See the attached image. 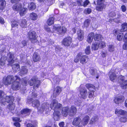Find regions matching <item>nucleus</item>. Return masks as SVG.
<instances>
[{
  "label": "nucleus",
  "instance_id": "1",
  "mask_svg": "<svg viewBox=\"0 0 127 127\" xmlns=\"http://www.w3.org/2000/svg\"><path fill=\"white\" fill-rule=\"evenodd\" d=\"M32 106L37 108L39 114H42L45 115H47L49 114V105L46 103H43L40 107V102L38 100H35L32 102Z\"/></svg>",
  "mask_w": 127,
  "mask_h": 127
},
{
  "label": "nucleus",
  "instance_id": "2",
  "mask_svg": "<svg viewBox=\"0 0 127 127\" xmlns=\"http://www.w3.org/2000/svg\"><path fill=\"white\" fill-rule=\"evenodd\" d=\"M62 106L61 104L58 103L57 100L55 99L53 100L50 105V107L54 110L53 118L55 121H58L59 119Z\"/></svg>",
  "mask_w": 127,
  "mask_h": 127
},
{
  "label": "nucleus",
  "instance_id": "3",
  "mask_svg": "<svg viewBox=\"0 0 127 127\" xmlns=\"http://www.w3.org/2000/svg\"><path fill=\"white\" fill-rule=\"evenodd\" d=\"M14 98L12 96H6L5 99L2 98L0 100V103L1 104L5 105L6 103H9L8 105V108L11 110H14L15 108L14 104L13 102L14 100Z\"/></svg>",
  "mask_w": 127,
  "mask_h": 127
},
{
  "label": "nucleus",
  "instance_id": "4",
  "mask_svg": "<svg viewBox=\"0 0 127 127\" xmlns=\"http://www.w3.org/2000/svg\"><path fill=\"white\" fill-rule=\"evenodd\" d=\"M13 54L10 52L7 55V57L3 56L1 59H0V67L4 66L5 64V60H7L8 62V65H11L14 63L13 60Z\"/></svg>",
  "mask_w": 127,
  "mask_h": 127
},
{
  "label": "nucleus",
  "instance_id": "5",
  "mask_svg": "<svg viewBox=\"0 0 127 127\" xmlns=\"http://www.w3.org/2000/svg\"><path fill=\"white\" fill-rule=\"evenodd\" d=\"M18 80H19V78L17 76H13L12 75H9L6 77H4L3 78V82L4 84L8 85L12 83H13L15 80L17 81Z\"/></svg>",
  "mask_w": 127,
  "mask_h": 127
},
{
  "label": "nucleus",
  "instance_id": "6",
  "mask_svg": "<svg viewBox=\"0 0 127 127\" xmlns=\"http://www.w3.org/2000/svg\"><path fill=\"white\" fill-rule=\"evenodd\" d=\"M13 8L15 11H17L19 10V14L21 16H22L25 14L27 10V8L23 7L21 4L19 3L14 5L13 7Z\"/></svg>",
  "mask_w": 127,
  "mask_h": 127
},
{
  "label": "nucleus",
  "instance_id": "7",
  "mask_svg": "<svg viewBox=\"0 0 127 127\" xmlns=\"http://www.w3.org/2000/svg\"><path fill=\"white\" fill-rule=\"evenodd\" d=\"M53 32H57L60 34H64L66 32V29L65 27H61L59 25H55L53 27Z\"/></svg>",
  "mask_w": 127,
  "mask_h": 127
},
{
  "label": "nucleus",
  "instance_id": "8",
  "mask_svg": "<svg viewBox=\"0 0 127 127\" xmlns=\"http://www.w3.org/2000/svg\"><path fill=\"white\" fill-rule=\"evenodd\" d=\"M119 72L118 69L114 67L112 68L109 73L110 79L112 81L114 82L117 79L116 74Z\"/></svg>",
  "mask_w": 127,
  "mask_h": 127
},
{
  "label": "nucleus",
  "instance_id": "9",
  "mask_svg": "<svg viewBox=\"0 0 127 127\" xmlns=\"http://www.w3.org/2000/svg\"><path fill=\"white\" fill-rule=\"evenodd\" d=\"M116 114L118 115H121L125 117H123L120 119V120L121 122H125L127 121V111L123 110H122L116 109L115 110Z\"/></svg>",
  "mask_w": 127,
  "mask_h": 127
},
{
  "label": "nucleus",
  "instance_id": "10",
  "mask_svg": "<svg viewBox=\"0 0 127 127\" xmlns=\"http://www.w3.org/2000/svg\"><path fill=\"white\" fill-rule=\"evenodd\" d=\"M80 59V61L81 63L85 64L88 61V58L87 56L83 55L81 56L80 54L77 55L76 58L74 60V61L75 62H77Z\"/></svg>",
  "mask_w": 127,
  "mask_h": 127
},
{
  "label": "nucleus",
  "instance_id": "11",
  "mask_svg": "<svg viewBox=\"0 0 127 127\" xmlns=\"http://www.w3.org/2000/svg\"><path fill=\"white\" fill-rule=\"evenodd\" d=\"M125 77L122 75L120 76L118 78V82L120 83L121 88L124 89L127 88V79L125 80Z\"/></svg>",
  "mask_w": 127,
  "mask_h": 127
},
{
  "label": "nucleus",
  "instance_id": "12",
  "mask_svg": "<svg viewBox=\"0 0 127 127\" xmlns=\"http://www.w3.org/2000/svg\"><path fill=\"white\" fill-rule=\"evenodd\" d=\"M40 83V81L38 80V79L36 76L33 77L29 82V85L31 86L33 85L34 84L33 86L34 89H35V88H37L38 87Z\"/></svg>",
  "mask_w": 127,
  "mask_h": 127
},
{
  "label": "nucleus",
  "instance_id": "13",
  "mask_svg": "<svg viewBox=\"0 0 127 127\" xmlns=\"http://www.w3.org/2000/svg\"><path fill=\"white\" fill-rule=\"evenodd\" d=\"M35 32L33 31H30L28 34V37L31 42L35 43L37 42Z\"/></svg>",
  "mask_w": 127,
  "mask_h": 127
},
{
  "label": "nucleus",
  "instance_id": "14",
  "mask_svg": "<svg viewBox=\"0 0 127 127\" xmlns=\"http://www.w3.org/2000/svg\"><path fill=\"white\" fill-rule=\"evenodd\" d=\"M78 90L80 91L81 97L83 99L86 98L88 95L86 90L83 87L82 85H81L80 87L78 88Z\"/></svg>",
  "mask_w": 127,
  "mask_h": 127
},
{
  "label": "nucleus",
  "instance_id": "15",
  "mask_svg": "<svg viewBox=\"0 0 127 127\" xmlns=\"http://www.w3.org/2000/svg\"><path fill=\"white\" fill-rule=\"evenodd\" d=\"M105 0H97V2L98 5L96 7V9L98 11L102 10L105 7L104 4Z\"/></svg>",
  "mask_w": 127,
  "mask_h": 127
},
{
  "label": "nucleus",
  "instance_id": "16",
  "mask_svg": "<svg viewBox=\"0 0 127 127\" xmlns=\"http://www.w3.org/2000/svg\"><path fill=\"white\" fill-rule=\"evenodd\" d=\"M20 81L19 78V80H18L17 81L16 80L13 83L12 86V88L13 90H19L20 88L21 85L19 82Z\"/></svg>",
  "mask_w": 127,
  "mask_h": 127
},
{
  "label": "nucleus",
  "instance_id": "17",
  "mask_svg": "<svg viewBox=\"0 0 127 127\" xmlns=\"http://www.w3.org/2000/svg\"><path fill=\"white\" fill-rule=\"evenodd\" d=\"M115 15V13L114 12H112L109 13V16L110 18L109 20V22L112 23V21H114L115 22L118 23L119 22V18H114Z\"/></svg>",
  "mask_w": 127,
  "mask_h": 127
},
{
  "label": "nucleus",
  "instance_id": "18",
  "mask_svg": "<svg viewBox=\"0 0 127 127\" xmlns=\"http://www.w3.org/2000/svg\"><path fill=\"white\" fill-rule=\"evenodd\" d=\"M72 39L70 37H67L63 40L62 44L65 46H68L70 45Z\"/></svg>",
  "mask_w": 127,
  "mask_h": 127
},
{
  "label": "nucleus",
  "instance_id": "19",
  "mask_svg": "<svg viewBox=\"0 0 127 127\" xmlns=\"http://www.w3.org/2000/svg\"><path fill=\"white\" fill-rule=\"evenodd\" d=\"M124 99V97L121 96L118 97H116L114 99V102L116 104H119L122 103Z\"/></svg>",
  "mask_w": 127,
  "mask_h": 127
},
{
  "label": "nucleus",
  "instance_id": "20",
  "mask_svg": "<svg viewBox=\"0 0 127 127\" xmlns=\"http://www.w3.org/2000/svg\"><path fill=\"white\" fill-rule=\"evenodd\" d=\"M81 122V119L79 117H77L74 119L72 122L73 125L75 127H82L78 126Z\"/></svg>",
  "mask_w": 127,
  "mask_h": 127
},
{
  "label": "nucleus",
  "instance_id": "21",
  "mask_svg": "<svg viewBox=\"0 0 127 127\" xmlns=\"http://www.w3.org/2000/svg\"><path fill=\"white\" fill-rule=\"evenodd\" d=\"M78 40L80 41L82 40L84 38V33L83 31L80 30L78 31Z\"/></svg>",
  "mask_w": 127,
  "mask_h": 127
},
{
  "label": "nucleus",
  "instance_id": "22",
  "mask_svg": "<svg viewBox=\"0 0 127 127\" xmlns=\"http://www.w3.org/2000/svg\"><path fill=\"white\" fill-rule=\"evenodd\" d=\"M32 57L33 60L34 62L38 61L41 59L39 55L36 52L34 53Z\"/></svg>",
  "mask_w": 127,
  "mask_h": 127
},
{
  "label": "nucleus",
  "instance_id": "23",
  "mask_svg": "<svg viewBox=\"0 0 127 127\" xmlns=\"http://www.w3.org/2000/svg\"><path fill=\"white\" fill-rule=\"evenodd\" d=\"M77 110V109L74 106H72L69 111V114L71 116L74 115L76 113Z\"/></svg>",
  "mask_w": 127,
  "mask_h": 127
},
{
  "label": "nucleus",
  "instance_id": "24",
  "mask_svg": "<svg viewBox=\"0 0 127 127\" xmlns=\"http://www.w3.org/2000/svg\"><path fill=\"white\" fill-rule=\"evenodd\" d=\"M31 112V110L27 108H26L23 109L21 111V114L24 115V116H25L29 115Z\"/></svg>",
  "mask_w": 127,
  "mask_h": 127
},
{
  "label": "nucleus",
  "instance_id": "25",
  "mask_svg": "<svg viewBox=\"0 0 127 127\" xmlns=\"http://www.w3.org/2000/svg\"><path fill=\"white\" fill-rule=\"evenodd\" d=\"M94 36V34L93 33H91L88 34L87 38V41L88 43H91L92 42Z\"/></svg>",
  "mask_w": 127,
  "mask_h": 127
},
{
  "label": "nucleus",
  "instance_id": "26",
  "mask_svg": "<svg viewBox=\"0 0 127 127\" xmlns=\"http://www.w3.org/2000/svg\"><path fill=\"white\" fill-rule=\"evenodd\" d=\"M62 91L61 88L59 87H57L55 89L54 93H53V95L54 96L56 97L57 95H58L61 93Z\"/></svg>",
  "mask_w": 127,
  "mask_h": 127
},
{
  "label": "nucleus",
  "instance_id": "27",
  "mask_svg": "<svg viewBox=\"0 0 127 127\" xmlns=\"http://www.w3.org/2000/svg\"><path fill=\"white\" fill-rule=\"evenodd\" d=\"M69 108L68 107H65L63 108L62 111V114L63 116L66 117L68 113Z\"/></svg>",
  "mask_w": 127,
  "mask_h": 127
},
{
  "label": "nucleus",
  "instance_id": "28",
  "mask_svg": "<svg viewBox=\"0 0 127 127\" xmlns=\"http://www.w3.org/2000/svg\"><path fill=\"white\" fill-rule=\"evenodd\" d=\"M20 25L22 28L26 27L27 25L26 20L25 19L21 20L20 22Z\"/></svg>",
  "mask_w": 127,
  "mask_h": 127
},
{
  "label": "nucleus",
  "instance_id": "29",
  "mask_svg": "<svg viewBox=\"0 0 127 127\" xmlns=\"http://www.w3.org/2000/svg\"><path fill=\"white\" fill-rule=\"evenodd\" d=\"M30 18L31 20L35 21L37 19L38 15L35 13H32L30 14Z\"/></svg>",
  "mask_w": 127,
  "mask_h": 127
},
{
  "label": "nucleus",
  "instance_id": "30",
  "mask_svg": "<svg viewBox=\"0 0 127 127\" xmlns=\"http://www.w3.org/2000/svg\"><path fill=\"white\" fill-rule=\"evenodd\" d=\"M28 72V70L26 67L23 66L22 67V69L20 73V75L22 76V75L26 74Z\"/></svg>",
  "mask_w": 127,
  "mask_h": 127
},
{
  "label": "nucleus",
  "instance_id": "31",
  "mask_svg": "<svg viewBox=\"0 0 127 127\" xmlns=\"http://www.w3.org/2000/svg\"><path fill=\"white\" fill-rule=\"evenodd\" d=\"M89 117L88 116H86L83 119L82 123L84 126L86 125L88 123L89 120Z\"/></svg>",
  "mask_w": 127,
  "mask_h": 127
},
{
  "label": "nucleus",
  "instance_id": "32",
  "mask_svg": "<svg viewBox=\"0 0 127 127\" xmlns=\"http://www.w3.org/2000/svg\"><path fill=\"white\" fill-rule=\"evenodd\" d=\"M91 48L93 50H97L98 48H99V46L97 44V42H96L93 43Z\"/></svg>",
  "mask_w": 127,
  "mask_h": 127
},
{
  "label": "nucleus",
  "instance_id": "33",
  "mask_svg": "<svg viewBox=\"0 0 127 127\" xmlns=\"http://www.w3.org/2000/svg\"><path fill=\"white\" fill-rule=\"evenodd\" d=\"M37 123L36 121L32 122L31 123L27 124V127H36Z\"/></svg>",
  "mask_w": 127,
  "mask_h": 127
},
{
  "label": "nucleus",
  "instance_id": "34",
  "mask_svg": "<svg viewBox=\"0 0 127 127\" xmlns=\"http://www.w3.org/2000/svg\"><path fill=\"white\" fill-rule=\"evenodd\" d=\"M13 69L15 71H17L20 70V66L18 64H15L12 65Z\"/></svg>",
  "mask_w": 127,
  "mask_h": 127
},
{
  "label": "nucleus",
  "instance_id": "35",
  "mask_svg": "<svg viewBox=\"0 0 127 127\" xmlns=\"http://www.w3.org/2000/svg\"><path fill=\"white\" fill-rule=\"evenodd\" d=\"M102 38L101 35L98 34H96L94 35V39L95 40L99 41Z\"/></svg>",
  "mask_w": 127,
  "mask_h": 127
},
{
  "label": "nucleus",
  "instance_id": "36",
  "mask_svg": "<svg viewBox=\"0 0 127 127\" xmlns=\"http://www.w3.org/2000/svg\"><path fill=\"white\" fill-rule=\"evenodd\" d=\"M54 19L53 17L50 18L48 20L47 23L48 25H51L54 24Z\"/></svg>",
  "mask_w": 127,
  "mask_h": 127
},
{
  "label": "nucleus",
  "instance_id": "37",
  "mask_svg": "<svg viewBox=\"0 0 127 127\" xmlns=\"http://www.w3.org/2000/svg\"><path fill=\"white\" fill-rule=\"evenodd\" d=\"M98 118L97 116L93 117L90 121V123L91 124H93L97 122L98 120Z\"/></svg>",
  "mask_w": 127,
  "mask_h": 127
},
{
  "label": "nucleus",
  "instance_id": "38",
  "mask_svg": "<svg viewBox=\"0 0 127 127\" xmlns=\"http://www.w3.org/2000/svg\"><path fill=\"white\" fill-rule=\"evenodd\" d=\"M88 92L89 97H94L95 95V92L93 90L89 91Z\"/></svg>",
  "mask_w": 127,
  "mask_h": 127
},
{
  "label": "nucleus",
  "instance_id": "39",
  "mask_svg": "<svg viewBox=\"0 0 127 127\" xmlns=\"http://www.w3.org/2000/svg\"><path fill=\"white\" fill-rule=\"evenodd\" d=\"M28 8L30 10H33L36 8L35 4L33 2L31 3L28 6Z\"/></svg>",
  "mask_w": 127,
  "mask_h": 127
},
{
  "label": "nucleus",
  "instance_id": "40",
  "mask_svg": "<svg viewBox=\"0 0 127 127\" xmlns=\"http://www.w3.org/2000/svg\"><path fill=\"white\" fill-rule=\"evenodd\" d=\"M97 42V44L99 48H102L106 46L105 43L103 41Z\"/></svg>",
  "mask_w": 127,
  "mask_h": 127
},
{
  "label": "nucleus",
  "instance_id": "41",
  "mask_svg": "<svg viewBox=\"0 0 127 127\" xmlns=\"http://www.w3.org/2000/svg\"><path fill=\"white\" fill-rule=\"evenodd\" d=\"M6 3L4 0H0V9H3L4 8Z\"/></svg>",
  "mask_w": 127,
  "mask_h": 127
},
{
  "label": "nucleus",
  "instance_id": "42",
  "mask_svg": "<svg viewBox=\"0 0 127 127\" xmlns=\"http://www.w3.org/2000/svg\"><path fill=\"white\" fill-rule=\"evenodd\" d=\"M127 30V23H124L122 25V27L121 31H125Z\"/></svg>",
  "mask_w": 127,
  "mask_h": 127
},
{
  "label": "nucleus",
  "instance_id": "43",
  "mask_svg": "<svg viewBox=\"0 0 127 127\" xmlns=\"http://www.w3.org/2000/svg\"><path fill=\"white\" fill-rule=\"evenodd\" d=\"M86 87L89 91L95 89V87L93 85L91 84H86Z\"/></svg>",
  "mask_w": 127,
  "mask_h": 127
},
{
  "label": "nucleus",
  "instance_id": "44",
  "mask_svg": "<svg viewBox=\"0 0 127 127\" xmlns=\"http://www.w3.org/2000/svg\"><path fill=\"white\" fill-rule=\"evenodd\" d=\"M26 45V42L25 40H23L21 43L19 44L18 45L19 47L21 48H22Z\"/></svg>",
  "mask_w": 127,
  "mask_h": 127
},
{
  "label": "nucleus",
  "instance_id": "45",
  "mask_svg": "<svg viewBox=\"0 0 127 127\" xmlns=\"http://www.w3.org/2000/svg\"><path fill=\"white\" fill-rule=\"evenodd\" d=\"M123 33H119L117 36V39L119 41L121 40L123 37Z\"/></svg>",
  "mask_w": 127,
  "mask_h": 127
},
{
  "label": "nucleus",
  "instance_id": "46",
  "mask_svg": "<svg viewBox=\"0 0 127 127\" xmlns=\"http://www.w3.org/2000/svg\"><path fill=\"white\" fill-rule=\"evenodd\" d=\"M90 20L87 19L85 21L84 24V27H87L89 25L90 23Z\"/></svg>",
  "mask_w": 127,
  "mask_h": 127
},
{
  "label": "nucleus",
  "instance_id": "47",
  "mask_svg": "<svg viewBox=\"0 0 127 127\" xmlns=\"http://www.w3.org/2000/svg\"><path fill=\"white\" fill-rule=\"evenodd\" d=\"M18 23L16 21L14 20L12 23V28L16 27L18 25Z\"/></svg>",
  "mask_w": 127,
  "mask_h": 127
},
{
  "label": "nucleus",
  "instance_id": "48",
  "mask_svg": "<svg viewBox=\"0 0 127 127\" xmlns=\"http://www.w3.org/2000/svg\"><path fill=\"white\" fill-rule=\"evenodd\" d=\"M90 47L89 46L87 47L85 50V53L87 54H89L90 52Z\"/></svg>",
  "mask_w": 127,
  "mask_h": 127
},
{
  "label": "nucleus",
  "instance_id": "49",
  "mask_svg": "<svg viewBox=\"0 0 127 127\" xmlns=\"http://www.w3.org/2000/svg\"><path fill=\"white\" fill-rule=\"evenodd\" d=\"M108 49L110 52H112L114 50V47L112 45H110L109 46Z\"/></svg>",
  "mask_w": 127,
  "mask_h": 127
},
{
  "label": "nucleus",
  "instance_id": "50",
  "mask_svg": "<svg viewBox=\"0 0 127 127\" xmlns=\"http://www.w3.org/2000/svg\"><path fill=\"white\" fill-rule=\"evenodd\" d=\"M91 12V10L90 8H87L85 9L84 11V13L86 14H90Z\"/></svg>",
  "mask_w": 127,
  "mask_h": 127
},
{
  "label": "nucleus",
  "instance_id": "51",
  "mask_svg": "<svg viewBox=\"0 0 127 127\" xmlns=\"http://www.w3.org/2000/svg\"><path fill=\"white\" fill-rule=\"evenodd\" d=\"M12 120L13 121L15 122H20L21 121L19 118L17 117L13 118H12Z\"/></svg>",
  "mask_w": 127,
  "mask_h": 127
},
{
  "label": "nucleus",
  "instance_id": "52",
  "mask_svg": "<svg viewBox=\"0 0 127 127\" xmlns=\"http://www.w3.org/2000/svg\"><path fill=\"white\" fill-rule=\"evenodd\" d=\"M89 1L88 0H86L83 3V6L84 7H86L89 3Z\"/></svg>",
  "mask_w": 127,
  "mask_h": 127
},
{
  "label": "nucleus",
  "instance_id": "53",
  "mask_svg": "<svg viewBox=\"0 0 127 127\" xmlns=\"http://www.w3.org/2000/svg\"><path fill=\"white\" fill-rule=\"evenodd\" d=\"M77 3L79 5H83V2L82 0H77Z\"/></svg>",
  "mask_w": 127,
  "mask_h": 127
},
{
  "label": "nucleus",
  "instance_id": "54",
  "mask_svg": "<svg viewBox=\"0 0 127 127\" xmlns=\"http://www.w3.org/2000/svg\"><path fill=\"white\" fill-rule=\"evenodd\" d=\"M125 44H124L123 46V48L125 50H127V41H125Z\"/></svg>",
  "mask_w": 127,
  "mask_h": 127
},
{
  "label": "nucleus",
  "instance_id": "55",
  "mask_svg": "<svg viewBox=\"0 0 127 127\" xmlns=\"http://www.w3.org/2000/svg\"><path fill=\"white\" fill-rule=\"evenodd\" d=\"M121 8L122 11L125 12L126 10V6L124 5H122L121 7Z\"/></svg>",
  "mask_w": 127,
  "mask_h": 127
},
{
  "label": "nucleus",
  "instance_id": "56",
  "mask_svg": "<svg viewBox=\"0 0 127 127\" xmlns=\"http://www.w3.org/2000/svg\"><path fill=\"white\" fill-rule=\"evenodd\" d=\"M18 122H15L14 123V126L16 127H20V125Z\"/></svg>",
  "mask_w": 127,
  "mask_h": 127
},
{
  "label": "nucleus",
  "instance_id": "57",
  "mask_svg": "<svg viewBox=\"0 0 127 127\" xmlns=\"http://www.w3.org/2000/svg\"><path fill=\"white\" fill-rule=\"evenodd\" d=\"M4 95V93L2 91L0 90V98L2 97Z\"/></svg>",
  "mask_w": 127,
  "mask_h": 127
},
{
  "label": "nucleus",
  "instance_id": "58",
  "mask_svg": "<svg viewBox=\"0 0 127 127\" xmlns=\"http://www.w3.org/2000/svg\"><path fill=\"white\" fill-rule=\"evenodd\" d=\"M59 125L60 127H63L64 123L63 122H61L59 123Z\"/></svg>",
  "mask_w": 127,
  "mask_h": 127
},
{
  "label": "nucleus",
  "instance_id": "59",
  "mask_svg": "<svg viewBox=\"0 0 127 127\" xmlns=\"http://www.w3.org/2000/svg\"><path fill=\"white\" fill-rule=\"evenodd\" d=\"M0 23L3 24L4 23V21L3 19L0 17Z\"/></svg>",
  "mask_w": 127,
  "mask_h": 127
},
{
  "label": "nucleus",
  "instance_id": "60",
  "mask_svg": "<svg viewBox=\"0 0 127 127\" xmlns=\"http://www.w3.org/2000/svg\"><path fill=\"white\" fill-rule=\"evenodd\" d=\"M124 42H125V41H127V33L125 35L124 38Z\"/></svg>",
  "mask_w": 127,
  "mask_h": 127
},
{
  "label": "nucleus",
  "instance_id": "61",
  "mask_svg": "<svg viewBox=\"0 0 127 127\" xmlns=\"http://www.w3.org/2000/svg\"><path fill=\"white\" fill-rule=\"evenodd\" d=\"M94 70L92 68L91 69L90 71V73H91L92 75L94 74Z\"/></svg>",
  "mask_w": 127,
  "mask_h": 127
},
{
  "label": "nucleus",
  "instance_id": "62",
  "mask_svg": "<svg viewBox=\"0 0 127 127\" xmlns=\"http://www.w3.org/2000/svg\"><path fill=\"white\" fill-rule=\"evenodd\" d=\"M119 31L117 30H114L113 31V34L114 35H116L118 32Z\"/></svg>",
  "mask_w": 127,
  "mask_h": 127
},
{
  "label": "nucleus",
  "instance_id": "63",
  "mask_svg": "<svg viewBox=\"0 0 127 127\" xmlns=\"http://www.w3.org/2000/svg\"><path fill=\"white\" fill-rule=\"evenodd\" d=\"M24 83L23 82L22 83V84L23 85H24V86L26 85L27 84V82L26 81V80H24Z\"/></svg>",
  "mask_w": 127,
  "mask_h": 127
},
{
  "label": "nucleus",
  "instance_id": "64",
  "mask_svg": "<svg viewBox=\"0 0 127 127\" xmlns=\"http://www.w3.org/2000/svg\"><path fill=\"white\" fill-rule=\"evenodd\" d=\"M106 52H102V53L101 55L103 57H105L106 55Z\"/></svg>",
  "mask_w": 127,
  "mask_h": 127
}]
</instances>
